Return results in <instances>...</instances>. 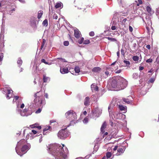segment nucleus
I'll list each match as a JSON object with an SVG mask.
<instances>
[{"instance_id": "nucleus-27", "label": "nucleus", "mask_w": 159, "mask_h": 159, "mask_svg": "<svg viewBox=\"0 0 159 159\" xmlns=\"http://www.w3.org/2000/svg\"><path fill=\"white\" fill-rule=\"evenodd\" d=\"M41 62L42 63H44L45 64L48 65H50L52 64V62H47L46 61V60L44 59H41Z\"/></svg>"}, {"instance_id": "nucleus-56", "label": "nucleus", "mask_w": 159, "mask_h": 159, "mask_svg": "<svg viewBox=\"0 0 159 159\" xmlns=\"http://www.w3.org/2000/svg\"><path fill=\"white\" fill-rule=\"evenodd\" d=\"M57 17H58V16H57V15L56 14H54L53 15V18L54 19H57Z\"/></svg>"}, {"instance_id": "nucleus-13", "label": "nucleus", "mask_w": 159, "mask_h": 159, "mask_svg": "<svg viewBox=\"0 0 159 159\" xmlns=\"http://www.w3.org/2000/svg\"><path fill=\"white\" fill-rule=\"evenodd\" d=\"M111 113L112 115V116H110L113 119V118H114L116 119H120L122 118V117L123 116H125V115H123L122 113L120 112H114L113 114H112V110L111 111Z\"/></svg>"}, {"instance_id": "nucleus-17", "label": "nucleus", "mask_w": 159, "mask_h": 159, "mask_svg": "<svg viewBox=\"0 0 159 159\" xmlns=\"http://www.w3.org/2000/svg\"><path fill=\"white\" fill-rule=\"evenodd\" d=\"M81 33L78 29H76L74 30V36L76 38H79L80 37Z\"/></svg>"}, {"instance_id": "nucleus-9", "label": "nucleus", "mask_w": 159, "mask_h": 159, "mask_svg": "<svg viewBox=\"0 0 159 159\" xmlns=\"http://www.w3.org/2000/svg\"><path fill=\"white\" fill-rule=\"evenodd\" d=\"M3 89V93L6 94L7 99H9L12 97L13 91L11 89L8 85H6Z\"/></svg>"}, {"instance_id": "nucleus-24", "label": "nucleus", "mask_w": 159, "mask_h": 159, "mask_svg": "<svg viewBox=\"0 0 159 159\" xmlns=\"http://www.w3.org/2000/svg\"><path fill=\"white\" fill-rule=\"evenodd\" d=\"M43 82L46 83L49 81L50 80V78L49 77L46 76L45 75H44L43 76Z\"/></svg>"}, {"instance_id": "nucleus-34", "label": "nucleus", "mask_w": 159, "mask_h": 159, "mask_svg": "<svg viewBox=\"0 0 159 159\" xmlns=\"http://www.w3.org/2000/svg\"><path fill=\"white\" fill-rule=\"evenodd\" d=\"M104 73H105V75L104 76V77L105 78H106V77H107L109 75H110L111 74H110V73L109 72V71H107V70L106 69V70H105V72H104Z\"/></svg>"}, {"instance_id": "nucleus-36", "label": "nucleus", "mask_w": 159, "mask_h": 159, "mask_svg": "<svg viewBox=\"0 0 159 159\" xmlns=\"http://www.w3.org/2000/svg\"><path fill=\"white\" fill-rule=\"evenodd\" d=\"M75 70L76 73H79L80 72V69L79 66H76L75 68Z\"/></svg>"}, {"instance_id": "nucleus-37", "label": "nucleus", "mask_w": 159, "mask_h": 159, "mask_svg": "<svg viewBox=\"0 0 159 159\" xmlns=\"http://www.w3.org/2000/svg\"><path fill=\"white\" fill-rule=\"evenodd\" d=\"M3 57V53H0V65H1Z\"/></svg>"}, {"instance_id": "nucleus-6", "label": "nucleus", "mask_w": 159, "mask_h": 159, "mask_svg": "<svg viewBox=\"0 0 159 159\" xmlns=\"http://www.w3.org/2000/svg\"><path fill=\"white\" fill-rule=\"evenodd\" d=\"M16 111L20 115L22 116H27L30 115L31 114V112L29 113L28 111L29 110L28 107L26 108V106L25 109L23 110H21L20 108L23 109L25 107V105L24 103H20L16 102Z\"/></svg>"}, {"instance_id": "nucleus-61", "label": "nucleus", "mask_w": 159, "mask_h": 159, "mask_svg": "<svg viewBox=\"0 0 159 159\" xmlns=\"http://www.w3.org/2000/svg\"><path fill=\"white\" fill-rule=\"evenodd\" d=\"M121 70H118L117 71H116L115 70V73H119L121 72Z\"/></svg>"}, {"instance_id": "nucleus-45", "label": "nucleus", "mask_w": 159, "mask_h": 159, "mask_svg": "<svg viewBox=\"0 0 159 159\" xmlns=\"http://www.w3.org/2000/svg\"><path fill=\"white\" fill-rule=\"evenodd\" d=\"M117 28V27H116L115 25H114L113 24L111 26V29L113 30H116Z\"/></svg>"}, {"instance_id": "nucleus-16", "label": "nucleus", "mask_w": 159, "mask_h": 159, "mask_svg": "<svg viewBox=\"0 0 159 159\" xmlns=\"http://www.w3.org/2000/svg\"><path fill=\"white\" fill-rule=\"evenodd\" d=\"M128 98H123V101L125 103L128 104H130L132 101L133 98L131 96H129L128 97Z\"/></svg>"}, {"instance_id": "nucleus-7", "label": "nucleus", "mask_w": 159, "mask_h": 159, "mask_svg": "<svg viewBox=\"0 0 159 159\" xmlns=\"http://www.w3.org/2000/svg\"><path fill=\"white\" fill-rule=\"evenodd\" d=\"M119 101H112L111 103L110 104L108 107V111L109 112L110 116H112L111 114V112L114 106H116L121 111H124L125 112L126 111V106H123L121 105L120 103L119 102Z\"/></svg>"}, {"instance_id": "nucleus-40", "label": "nucleus", "mask_w": 159, "mask_h": 159, "mask_svg": "<svg viewBox=\"0 0 159 159\" xmlns=\"http://www.w3.org/2000/svg\"><path fill=\"white\" fill-rule=\"evenodd\" d=\"M43 25L44 26H47L48 25V20L45 19L43 22Z\"/></svg>"}, {"instance_id": "nucleus-23", "label": "nucleus", "mask_w": 159, "mask_h": 159, "mask_svg": "<svg viewBox=\"0 0 159 159\" xmlns=\"http://www.w3.org/2000/svg\"><path fill=\"white\" fill-rule=\"evenodd\" d=\"M63 7V4L61 2L57 3L55 6V7L56 8H58L60 7L62 8Z\"/></svg>"}, {"instance_id": "nucleus-59", "label": "nucleus", "mask_w": 159, "mask_h": 159, "mask_svg": "<svg viewBox=\"0 0 159 159\" xmlns=\"http://www.w3.org/2000/svg\"><path fill=\"white\" fill-rule=\"evenodd\" d=\"M117 148H118V146H115L114 147V148H113L112 149H113V151H116L117 149Z\"/></svg>"}, {"instance_id": "nucleus-15", "label": "nucleus", "mask_w": 159, "mask_h": 159, "mask_svg": "<svg viewBox=\"0 0 159 159\" xmlns=\"http://www.w3.org/2000/svg\"><path fill=\"white\" fill-rule=\"evenodd\" d=\"M125 148L124 147L123 148H119L117 150V153L116 154V155H120L123 153L125 151Z\"/></svg>"}, {"instance_id": "nucleus-19", "label": "nucleus", "mask_w": 159, "mask_h": 159, "mask_svg": "<svg viewBox=\"0 0 159 159\" xmlns=\"http://www.w3.org/2000/svg\"><path fill=\"white\" fill-rule=\"evenodd\" d=\"M18 101V103H21V101L20 99L19 98V97L18 96H14V98L13 101V103L16 102V101Z\"/></svg>"}, {"instance_id": "nucleus-32", "label": "nucleus", "mask_w": 159, "mask_h": 159, "mask_svg": "<svg viewBox=\"0 0 159 159\" xmlns=\"http://www.w3.org/2000/svg\"><path fill=\"white\" fill-rule=\"evenodd\" d=\"M106 69L111 74L114 71L113 69L111 67H110L108 68H106Z\"/></svg>"}, {"instance_id": "nucleus-39", "label": "nucleus", "mask_w": 159, "mask_h": 159, "mask_svg": "<svg viewBox=\"0 0 159 159\" xmlns=\"http://www.w3.org/2000/svg\"><path fill=\"white\" fill-rule=\"evenodd\" d=\"M98 144H95L94 148V151L93 152H96L98 150Z\"/></svg>"}, {"instance_id": "nucleus-1", "label": "nucleus", "mask_w": 159, "mask_h": 159, "mask_svg": "<svg viewBox=\"0 0 159 159\" xmlns=\"http://www.w3.org/2000/svg\"><path fill=\"white\" fill-rule=\"evenodd\" d=\"M47 150L55 159H65L67 157L68 150L64 144L55 143L47 146Z\"/></svg>"}, {"instance_id": "nucleus-62", "label": "nucleus", "mask_w": 159, "mask_h": 159, "mask_svg": "<svg viewBox=\"0 0 159 159\" xmlns=\"http://www.w3.org/2000/svg\"><path fill=\"white\" fill-rule=\"evenodd\" d=\"M156 14L158 16H159V9L157 10L156 12Z\"/></svg>"}, {"instance_id": "nucleus-30", "label": "nucleus", "mask_w": 159, "mask_h": 159, "mask_svg": "<svg viewBox=\"0 0 159 159\" xmlns=\"http://www.w3.org/2000/svg\"><path fill=\"white\" fill-rule=\"evenodd\" d=\"M36 124L32 125H30L31 128H37L39 130H40L41 129V127L40 126H37L35 125Z\"/></svg>"}, {"instance_id": "nucleus-58", "label": "nucleus", "mask_w": 159, "mask_h": 159, "mask_svg": "<svg viewBox=\"0 0 159 159\" xmlns=\"http://www.w3.org/2000/svg\"><path fill=\"white\" fill-rule=\"evenodd\" d=\"M129 30L130 32H132L133 30L132 27L130 25L129 26Z\"/></svg>"}, {"instance_id": "nucleus-63", "label": "nucleus", "mask_w": 159, "mask_h": 159, "mask_svg": "<svg viewBox=\"0 0 159 159\" xmlns=\"http://www.w3.org/2000/svg\"><path fill=\"white\" fill-rule=\"evenodd\" d=\"M146 48L147 49H150V45H147L146 46Z\"/></svg>"}, {"instance_id": "nucleus-47", "label": "nucleus", "mask_w": 159, "mask_h": 159, "mask_svg": "<svg viewBox=\"0 0 159 159\" xmlns=\"http://www.w3.org/2000/svg\"><path fill=\"white\" fill-rule=\"evenodd\" d=\"M51 127L49 126H48L46 127L43 129V130L46 131L48 130Z\"/></svg>"}, {"instance_id": "nucleus-42", "label": "nucleus", "mask_w": 159, "mask_h": 159, "mask_svg": "<svg viewBox=\"0 0 159 159\" xmlns=\"http://www.w3.org/2000/svg\"><path fill=\"white\" fill-rule=\"evenodd\" d=\"M147 11L149 12L150 13L151 11V8L149 6H147L146 8Z\"/></svg>"}, {"instance_id": "nucleus-55", "label": "nucleus", "mask_w": 159, "mask_h": 159, "mask_svg": "<svg viewBox=\"0 0 159 159\" xmlns=\"http://www.w3.org/2000/svg\"><path fill=\"white\" fill-rule=\"evenodd\" d=\"M89 35L91 36H93L94 35V33L93 31H91L89 32Z\"/></svg>"}, {"instance_id": "nucleus-5", "label": "nucleus", "mask_w": 159, "mask_h": 159, "mask_svg": "<svg viewBox=\"0 0 159 159\" xmlns=\"http://www.w3.org/2000/svg\"><path fill=\"white\" fill-rule=\"evenodd\" d=\"M16 111L20 115L22 116H27L30 115L31 114V112L29 113L28 111L29 110L28 107L26 108V106L25 109L23 110H21L20 108L23 109L25 107V105L24 103H20L16 102Z\"/></svg>"}, {"instance_id": "nucleus-3", "label": "nucleus", "mask_w": 159, "mask_h": 159, "mask_svg": "<svg viewBox=\"0 0 159 159\" xmlns=\"http://www.w3.org/2000/svg\"><path fill=\"white\" fill-rule=\"evenodd\" d=\"M112 88L116 89V90H120L124 89L127 86V82L123 78L119 76L113 79L111 83Z\"/></svg>"}, {"instance_id": "nucleus-57", "label": "nucleus", "mask_w": 159, "mask_h": 159, "mask_svg": "<svg viewBox=\"0 0 159 159\" xmlns=\"http://www.w3.org/2000/svg\"><path fill=\"white\" fill-rule=\"evenodd\" d=\"M15 8H13L9 12V13L11 15L12 13L13 12V11H15Z\"/></svg>"}, {"instance_id": "nucleus-51", "label": "nucleus", "mask_w": 159, "mask_h": 159, "mask_svg": "<svg viewBox=\"0 0 159 159\" xmlns=\"http://www.w3.org/2000/svg\"><path fill=\"white\" fill-rule=\"evenodd\" d=\"M63 44L65 46H68L69 44V42L68 41H65L64 42Z\"/></svg>"}, {"instance_id": "nucleus-64", "label": "nucleus", "mask_w": 159, "mask_h": 159, "mask_svg": "<svg viewBox=\"0 0 159 159\" xmlns=\"http://www.w3.org/2000/svg\"><path fill=\"white\" fill-rule=\"evenodd\" d=\"M44 96L46 98H48V95L47 93H45V94Z\"/></svg>"}, {"instance_id": "nucleus-14", "label": "nucleus", "mask_w": 159, "mask_h": 159, "mask_svg": "<svg viewBox=\"0 0 159 159\" xmlns=\"http://www.w3.org/2000/svg\"><path fill=\"white\" fill-rule=\"evenodd\" d=\"M36 20L35 17L32 18L30 20V24L31 26L34 29L37 28Z\"/></svg>"}, {"instance_id": "nucleus-46", "label": "nucleus", "mask_w": 159, "mask_h": 159, "mask_svg": "<svg viewBox=\"0 0 159 159\" xmlns=\"http://www.w3.org/2000/svg\"><path fill=\"white\" fill-rule=\"evenodd\" d=\"M152 61H153L152 59L151 58H150L149 59H148L147 60H146V61L147 63H151L152 62Z\"/></svg>"}, {"instance_id": "nucleus-8", "label": "nucleus", "mask_w": 159, "mask_h": 159, "mask_svg": "<svg viewBox=\"0 0 159 159\" xmlns=\"http://www.w3.org/2000/svg\"><path fill=\"white\" fill-rule=\"evenodd\" d=\"M70 133L66 128L60 130L57 134L58 138L61 139H64L69 135Z\"/></svg>"}, {"instance_id": "nucleus-10", "label": "nucleus", "mask_w": 159, "mask_h": 159, "mask_svg": "<svg viewBox=\"0 0 159 159\" xmlns=\"http://www.w3.org/2000/svg\"><path fill=\"white\" fill-rule=\"evenodd\" d=\"M102 110L98 107L95 108L91 112L89 116L91 118L94 119L96 117H98L102 113Z\"/></svg>"}, {"instance_id": "nucleus-54", "label": "nucleus", "mask_w": 159, "mask_h": 159, "mask_svg": "<svg viewBox=\"0 0 159 159\" xmlns=\"http://www.w3.org/2000/svg\"><path fill=\"white\" fill-rule=\"evenodd\" d=\"M121 54L122 55L124 56L125 54V50L123 48H122L121 50Z\"/></svg>"}, {"instance_id": "nucleus-26", "label": "nucleus", "mask_w": 159, "mask_h": 159, "mask_svg": "<svg viewBox=\"0 0 159 159\" xmlns=\"http://www.w3.org/2000/svg\"><path fill=\"white\" fill-rule=\"evenodd\" d=\"M43 14V12L42 11L40 10L38 12L37 18L39 19L41 18Z\"/></svg>"}, {"instance_id": "nucleus-11", "label": "nucleus", "mask_w": 159, "mask_h": 159, "mask_svg": "<svg viewBox=\"0 0 159 159\" xmlns=\"http://www.w3.org/2000/svg\"><path fill=\"white\" fill-rule=\"evenodd\" d=\"M138 3L137 1H136L135 2H134L130 5V7L131 8V9L134 10V12L139 14V13H140L138 11L139 10L138 9V7L140 4H142L143 2L142 0H138Z\"/></svg>"}, {"instance_id": "nucleus-49", "label": "nucleus", "mask_w": 159, "mask_h": 159, "mask_svg": "<svg viewBox=\"0 0 159 159\" xmlns=\"http://www.w3.org/2000/svg\"><path fill=\"white\" fill-rule=\"evenodd\" d=\"M37 132L36 131L32 130L31 131V132L30 133V134L31 135L32 134V133H33L34 134H35L37 133Z\"/></svg>"}, {"instance_id": "nucleus-48", "label": "nucleus", "mask_w": 159, "mask_h": 159, "mask_svg": "<svg viewBox=\"0 0 159 159\" xmlns=\"http://www.w3.org/2000/svg\"><path fill=\"white\" fill-rule=\"evenodd\" d=\"M90 43V41L89 40H84L83 42L84 44H87Z\"/></svg>"}, {"instance_id": "nucleus-20", "label": "nucleus", "mask_w": 159, "mask_h": 159, "mask_svg": "<svg viewBox=\"0 0 159 159\" xmlns=\"http://www.w3.org/2000/svg\"><path fill=\"white\" fill-rule=\"evenodd\" d=\"M89 98L88 97H86L84 102V104L85 106H87L89 104Z\"/></svg>"}, {"instance_id": "nucleus-33", "label": "nucleus", "mask_w": 159, "mask_h": 159, "mask_svg": "<svg viewBox=\"0 0 159 159\" xmlns=\"http://www.w3.org/2000/svg\"><path fill=\"white\" fill-rule=\"evenodd\" d=\"M22 63V61L21 60L20 58H19L17 61V63L19 65V66H20Z\"/></svg>"}, {"instance_id": "nucleus-22", "label": "nucleus", "mask_w": 159, "mask_h": 159, "mask_svg": "<svg viewBox=\"0 0 159 159\" xmlns=\"http://www.w3.org/2000/svg\"><path fill=\"white\" fill-rule=\"evenodd\" d=\"M106 123L105 122H104L102 125L101 128V131L102 133H104L105 132V129L106 127Z\"/></svg>"}, {"instance_id": "nucleus-35", "label": "nucleus", "mask_w": 159, "mask_h": 159, "mask_svg": "<svg viewBox=\"0 0 159 159\" xmlns=\"http://www.w3.org/2000/svg\"><path fill=\"white\" fill-rule=\"evenodd\" d=\"M155 77H152L148 81V83H152L154 82V81L155 80Z\"/></svg>"}, {"instance_id": "nucleus-41", "label": "nucleus", "mask_w": 159, "mask_h": 159, "mask_svg": "<svg viewBox=\"0 0 159 159\" xmlns=\"http://www.w3.org/2000/svg\"><path fill=\"white\" fill-rule=\"evenodd\" d=\"M139 57L137 56H134L133 57V59L135 61H137L139 60Z\"/></svg>"}, {"instance_id": "nucleus-50", "label": "nucleus", "mask_w": 159, "mask_h": 159, "mask_svg": "<svg viewBox=\"0 0 159 159\" xmlns=\"http://www.w3.org/2000/svg\"><path fill=\"white\" fill-rule=\"evenodd\" d=\"M83 122L84 123H87L88 122V118H85L83 120Z\"/></svg>"}, {"instance_id": "nucleus-28", "label": "nucleus", "mask_w": 159, "mask_h": 159, "mask_svg": "<svg viewBox=\"0 0 159 159\" xmlns=\"http://www.w3.org/2000/svg\"><path fill=\"white\" fill-rule=\"evenodd\" d=\"M112 154L111 152H107L106 153V157H107V159H110L111 156Z\"/></svg>"}, {"instance_id": "nucleus-29", "label": "nucleus", "mask_w": 159, "mask_h": 159, "mask_svg": "<svg viewBox=\"0 0 159 159\" xmlns=\"http://www.w3.org/2000/svg\"><path fill=\"white\" fill-rule=\"evenodd\" d=\"M107 39L108 40L111 41V42H116L117 41V40L115 38H111L109 37H106L105 38Z\"/></svg>"}, {"instance_id": "nucleus-43", "label": "nucleus", "mask_w": 159, "mask_h": 159, "mask_svg": "<svg viewBox=\"0 0 159 159\" xmlns=\"http://www.w3.org/2000/svg\"><path fill=\"white\" fill-rule=\"evenodd\" d=\"M84 39L83 38H81L80 39L78 40V42L80 44H81L84 42Z\"/></svg>"}, {"instance_id": "nucleus-4", "label": "nucleus", "mask_w": 159, "mask_h": 159, "mask_svg": "<svg viewBox=\"0 0 159 159\" xmlns=\"http://www.w3.org/2000/svg\"><path fill=\"white\" fill-rule=\"evenodd\" d=\"M65 116L70 121V123L66 128L70 125H73L78 122L76 113L72 110H70L66 112L65 114Z\"/></svg>"}, {"instance_id": "nucleus-2", "label": "nucleus", "mask_w": 159, "mask_h": 159, "mask_svg": "<svg viewBox=\"0 0 159 159\" xmlns=\"http://www.w3.org/2000/svg\"><path fill=\"white\" fill-rule=\"evenodd\" d=\"M30 147V143H27L25 139H22L17 142L16 147V151L18 155L21 156L25 153Z\"/></svg>"}, {"instance_id": "nucleus-38", "label": "nucleus", "mask_w": 159, "mask_h": 159, "mask_svg": "<svg viewBox=\"0 0 159 159\" xmlns=\"http://www.w3.org/2000/svg\"><path fill=\"white\" fill-rule=\"evenodd\" d=\"M139 77L138 74L137 73H134L133 75V78L134 79H137Z\"/></svg>"}, {"instance_id": "nucleus-52", "label": "nucleus", "mask_w": 159, "mask_h": 159, "mask_svg": "<svg viewBox=\"0 0 159 159\" xmlns=\"http://www.w3.org/2000/svg\"><path fill=\"white\" fill-rule=\"evenodd\" d=\"M127 20L126 18H125L123 19L122 21V24L123 25H125V23L126 21Z\"/></svg>"}, {"instance_id": "nucleus-12", "label": "nucleus", "mask_w": 159, "mask_h": 159, "mask_svg": "<svg viewBox=\"0 0 159 159\" xmlns=\"http://www.w3.org/2000/svg\"><path fill=\"white\" fill-rule=\"evenodd\" d=\"M42 90H40L39 92H37L34 95V97H35V99L34 100V102L36 104H37V105L40 104L42 103V101L41 100L42 98L41 96H38V94H39L42 92Z\"/></svg>"}, {"instance_id": "nucleus-53", "label": "nucleus", "mask_w": 159, "mask_h": 159, "mask_svg": "<svg viewBox=\"0 0 159 159\" xmlns=\"http://www.w3.org/2000/svg\"><path fill=\"white\" fill-rule=\"evenodd\" d=\"M42 111V109L39 108L36 111L35 113H40Z\"/></svg>"}, {"instance_id": "nucleus-25", "label": "nucleus", "mask_w": 159, "mask_h": 159, "mask_svg": "<svg viewBox=\"0 0 159 159\" xmlns=\"http://www.w3.org/2000/svg\"><path fill=\"white\" fill-rule=\"evenodd\" d=\"M101 69L99 67H95L93 69V72L95 73H98L101 70Z\"/></svg>"}, {"instance_id": "nucleus-18", "label": "nucleus", "mask_w": 159, "mask_h": 159, "mask_svg": "<svg viewBox=\"0 0 159 159\" xmlns=\"http://www.w3.org/2000/svg\"><path fill=\"white\" fill-rule=\"evenodd\" d=\"M60 71L61 73L64 74L68 73L69 72V70L67 68H61Z\"/></svg>"}, {"instance_id": "nucleus-31", "label": "nucleus", "mask_w": 159, "mask_h": 159, "mask_svg": "<svg viewBox=\"0 0 159 159\" xmlns=\"http://www.w3.org/2000/svg\"><path fill=\"white\" fill-rule=\"evenodd\" d=\"M155 64L156 65H157V67H159V56H158L156 58Z\"/></svg>"}, {"instance_id": "nucleus-21", "label": "nucleus", "mask_w": 159, "mask_h": 159, "mask_svg": "<svg viewBox=\"0 0 159 159\" xmlns=\"http://www.w3.org/2000/svg\"><path fill=\"white\" fill-rule=\"evenodd\" d=\"M91 88L92 91H97L98 90V87L95 84H93L91 85Z\"/></svg>"}, {"instance_id": "nucleus-44", "label": "nucleus", "mask_w": 159, "mask_h": 159, "mask_svg": "<svg viewBox=\"0 0 159 159\" xmlns=\"http://www.w3.org/2000/svg\"><path fill=\"white\" fill-rule=\"evenodd\" d=\"M124 62L126 64L127 66H129L130 64V62L129 61L124 60Z\"/></svg>"}, {"instance_id": "nucleus-60", "label": "nucleus", "mask_w": 159, "mask_h": 159, "mask_svg": "<svg viewBox=\"0 0 159 159\" xmlns=\"http://www.w3.org/2000/svg\"><path fill=\"white\" fill-rule=\"evenodd\" d=\"M144 69V67L143 66H139V70H142Z\"/></svg>"}]
</instances>
